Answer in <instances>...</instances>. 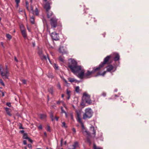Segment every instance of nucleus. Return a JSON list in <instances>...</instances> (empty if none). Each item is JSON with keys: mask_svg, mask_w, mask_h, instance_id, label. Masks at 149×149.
I'll use <instances>...</instances> for the list:
<instances>
[{"mask_svg": "<svg viewBox=\"0 0 149 149\" xmlns=\"http://www.w3.org/2000/svg\"><path fill=\"white\" fill-rule=\"evenodd\" d=\"M55 119H56V121H58V120L59 117H57L56 116H55Z\"/></svg>", "mask_w": 149, "mask_h": 149, "instance_id": "nucleus-54", "label": "nucleus"}, {"mask_svg": "<svg viewBox=\"0 0 149 149\" xmlns=\"http://www.w3.org/2000/svg\"><path fill=\"white\" fill-rule=\"evenodd\" d=\"M70 116H71V119H73V116L72 113H70Z\"/></svg>", "mask_w": 149, "mask_h": 149, "instance_id": "nucleus-52", "label": "nucleus"}, {"mask_svg": "<svg viewBox=\"0 0 149 149\" xmlns=\"http://www.w3.org/2000/svg\"><path fill=\"white\" fill-rule=\"evenodd\" d=\"M44 134L45 136H47V133H46V132H45L44 133Z\"/></svg>", "mask_w": 149, "mask_h": 149, "instance_id": "nucleus-64", "label": "nucleus"}, {"mask_svg": "<svg viewBox=\"0 0 149 149\" xmlns=\"http://www.w3.org/2000/svg\"><path fill=\"white\" fill-rule=\"evenodd\" d=\"M23 144L25 145H26L27 143H26V140H24L23 141Z\"/></svg>", "mask_w": 149, "mask_h": 149, "instance_id": "nucleus-56", "label": "nucleus"}, {"mask_svg": "<svg viewBox=\"0 0 149 149\" xmlns=\"http://www.w3.org/2000/svg\"><path fill=\"white\" fill-rule=\"evenodd\" d=\"M68 79L69 81L71 83L74 82H76L77 81V80L75 79L74 78H69Z\"/></svg>", "mask_w": 149, "mask_h": 149, "instance_id": "nucleus-24", "label": "nucleus"}, {"mask_svg": "<svg viewBox=\"0 0 149 149\" xmlns=\"http://www.w3.org/2000/svg\"><path fill=\"white\" fill-rule=\"evenodd\" d=\"M87 141L89 143L90 145L91 144V142L90 140V139L88 138H87Z\"/></svg>", "mask_w": 149, "mask_h": 149, "instance_id": "nucleus-41", "label": "nucleus"}, {"mask_svg": "<svg viewBox=\"0 0 149 149\" xmlns=\"http://www.w3.org/2000/svg\"><path fill=\"white\" fill-rule=\"evenodd\" d=\"M78 146V143L76 141L74 143L71 145H70L69 146V149H75V148Z\"/></svg>", "mask_w": 149, "mask_h": 149, "instance_id": "nucleus-15", "label": "nucleus"}, {"mask_svg": "<svg viewBox=\"0 0 149 149\" xmlns=\"http://www.w3.org/2000/svg\"><path fill=\"white\" fill-rule=\"evenodd\" d=\"M22 81L24 84H26V81L25 80L23 79L22 80Z\"/></svg>", "mask_w": 149, "mask_h": 149, "instance_id": "nucleus-47", "label": "nucleus"}, {"mask_svg": "<svg viewBox=\"0 0 149 149\" xmlns=\"http://www.w3.org/2000/svg\"><path fill=\"white\" fill-rule=\"evenodd\" d=\"M51 3H49L48 2H47L44 5V7L46 11H48L51 8L50 4Z\"/></svg>", "mask_w": 149, "mask_h": 149, "instance_id": "nucleus-14", "label": "nucleus"}, {"mask_svg": "<svg viewBox=\"0 0 149 149\" xmlns=\"http://www.w3.org/2000/svg\"><path fill=\"white\" fill-rule=\"evenodd\" d=\"M90 132H89L87 130L84 131L83 130V133L84 134H85L88 136H91V134H94V136H95L96 131L94 129V127L93 126H92L90 127Z\"/></svg>", "mask_w": 149, "mask_h": 149, "instance_id": "nucleus-7", "label": "nucleus"}, {"mask_svg": "<svg viewBox=\"0 0 149 149\" xmlns=\"http://www.w3.org/2000/svg\"><path fill=\"white\" fill-rule=\"evenodd\" d=\"M34 17L33 16H32L30 17V21L31 23L33 24H34Z\"/></svg>", "mask_w": 149, "mask_h": 149, "instance_id": "nucleus-25", "label": "nucleus"}, {"mask_svg": "<svg viewBox=\"0 0 149 149\" xmlns=\"http://www.w3.org/2000/svg\"><path fill=\"white\" fill-rule=\"evenodd\" d=\"M38 128L40 129L41 130L42 129V126L41 125H40L38 127Z\"/></svg>", "mask_w": 149, "mask_h": 149, "instance_id": "nucleus-53", "label": "nucleus"}, {"mask_svg": "<svg viewBox=\"0 0 149 149\" xmlns=\"http://www.w3.org/2000/svg\"><path fill=\"white\" fill-rule=\"evenodd\" d=\"M0 92L2 94V97H3L4 96V94L5 93V92H3L1 90H0Z\"/></svg>", "mask_w": 149, "mask_h": 149, "instance_id": "nucleus-38", "label": "nucleus"}, {"mask_svg": "<svg viewBox=\"0 0 149 149\" xmlns=\"http://www.w3.org/2000/svg\"><path fill=\"white\" fill-rule=\"evenodd\" d=\"M5 109L7 114L8 115L10 116H12V114H11L10 111V109L9 108L6 107L5 108Z\"/></svg>", "mask_w": 149, "mask_h": 149, "instance_id": "nucleus-21", "label": "nucleus"}, {"mask_svg": "<svg viewBox=\"0 0 149 149\" xmlns=\"http://www.w3.org/2000/svg\"><path fill=\"white\" fill-rule=\"evenodd\" d=\"M106 68H107V72H110L113 69H115L113 71V72H114L115 71L116 69V67H114L111 65H108L106 67Z\"/></svg>", "mask_w": 149, "mask_h": 149, "instance_id": "nucleus-13", "label": "nucleus"}, {"mask_svg": "<svg viewBox=\"0 0 149 149\" xmlns=\"http://www.w3.org/2000/svg\"><path fill=\"white\" fill-rule=\"evenodd\" d=\"M46 117L47 116L45 114H41L40 115V118L41 119H45Z\"/></svg>", "mask_w": 149, "mask_h": 149, "instance_id": "nucleus-23", "label": "nucleus"}, {"mask_svg": "<svg viewBox=\"0 0 149 149\" xmlns=\"http://www.w3.org/2000/svg\"><path fill=\"white\" fill-rule=\"evenodd\" d=\"M47 130L48 131H49V132L50 131V128L49 126V125L47 126Z\"/></svg>", "mask_w": 149, "mask_h": 149, "instance_id": "nucleus-45", "label": "nucleus"}, {"mask_svg": "<svg viewBox=\"0 0 149 149\" xmlns=\"http://www.w3.org/2000/svg\"><path fill=\"white\" fill-rule=\"evenodd\" d=\"M47 59H48V61H49V62H50V63L52 65H53V67H54V69L55 70H58V65L56 63H52L51 62V61H50V60L49 59V57H47Z\"/></svg>", "mask_w": 149, "mask_h": 149, "instance_id": "nucleus-16", "label": "nucleus"}, {"mask_svg": "<svg viewBox=\"0 0 149 149\" xmlns=\"http://www.w3.org/2000/svg\"><path fill=\"white\" fill-rule=\"evenodd\" d=\"M76 112L77 116V121L81 124H82L81 119V110H76Z\"/></svg>", "mask_w": 149, "mask_h": 149, "instance_id": "nucleus-8", "label": "nucleus"}, {"mask_svg": "<svg viewBox=\"0 0 149 149\" xmlns=\"http://www.w3.org/2000/svg\"><path fill=\"white\" fill-rule=\"evenodd\" d=\"M47 13V17L48 18H49L53 15L52 12L48 10V11H46Z\"/></svg>", "mask_w": 149, "mask_h": 149, "instance_id": "nucleus-19", "label": "nucleus"}, {"mask_svg": "<svg viewBox=\"0 0 149 149\" xmlns=\"http://www.w3.org/2000/svg\"><path fill=\"white\" fill-rule=\"evenodd\" d=\"M6 37L9 40H10L12 38L11 36L9 34H7L6 35Z\"/></svg>", "mask_w": 149, "mask_h": 149, "instance_id": "nucleus-30", "label": "nucleus"}, {"mask_svg": "<svg viewBox=\"0 0 149 149\" xmlns=\"http://www.w3.org/2000/svg\"><path fill=\"white\" fill-rule=\"evenodd\" d=\"M14 59H15V61H16L17 62H18V60L17 59L16 57H15V56L14 57Z\"/></svg>", "mask_w": 149, "mask_h": 149, "instance_id": "nucleus-58", "label": "nucleus"}, {"mask_svg": "<svg viewBox=\"0 0 149 149\" xmlns=\"http://www.w3.org/2000/svg\"><path fill=\"white\" fill-rule=\"evenodd\" d=\"M40 11L38 10L37 8H36L35 10H34V15L35 14L36 16L39 15Z\"/></svg>", "mask_w": 149, "mask_h": 149, "instance_id": "nucleus-22", "label": "nucleus"}, {"mask_svg": "<svg viewBox=\"0 0 149 149\" xmlns=\"http://www.w3.org/2000/svg\"><path fill=\"white\" fill-rule=\"evenodd\" d=\"M49 92L52 94L53 93V90L51 88H50L49 90Z\"/></svg>", "mask_w": 149, "mask_h": 149, "instance_id": "nucleus-39", "label": "nucleus"}, {"mask_svg": "<svg viewBox=\"0 0 149 149\" xmlns=\"http://www.w3.org/2000/svg\"><path fill=\"white\" fill-rule=\"evenodd\" d=\"M93 112L91 108H88L85 110V113L83 115V118L86 119L91 118L93 114Z\"/></svg>", "mask_w": 149, "mask_h": 149, "instance_id": "nucleus-3", "label": "nucleus"}, {"mask_svg": "<svg viewBox=\"0 0 149 149\" xmlns=\"http://www.w3.org/2000/svg\"><path fill=\"white\" fill-rule=\"evenodd\" d=\"M25 3H26V8L27 9V10L29 11V3L28 2V1H26Z\"/></svg>", "mask_w": 149, "mask_h": 149, "instance_id": "nucleus-28", "label": "nucleus"}, {"mask_svg": "<svg viewBox=\"0 0 149 149\" xmlns=\"http://www.w3.org/2000/svg\"><path fill=\"white\" fill-rule=\"evenodd\" d=\"M0 84L3 86H5V84L2 79L0 80Z\"/></svg>", "mask_w": 149, "mask_h": 149, "instance_id": "nucleus-34", "label": "nucleus"}, {"mask_svg": "<svg viewBox=\"0 0 149 149\" xmlns=\"http://www.w3.org/2000/svg\"><path fill=\"white\" fill-rule=\"evenodd\" d=\"M31 8L33 14L34 15V10H33V8L32 6H31Z\"/></svg>", "mask_w": 149, "mask_h": 149, "instance_id": "nucleus-40", "label": "nucleus"}, {"mask_svg": "<svg viewBox=\"0 0 149 149\" xmlns=\"http://www.w3.org/2000/svg\"><path fill=\"white\" fill-rule=\"evenodd\" d=\"M63 142V139H61V146H62V145Z\"/></svg>", "mask_w": 149, "mask_h": 149, "instance_id": "nucleus-55", "label": "nucleus"}, {"mask_svg": "<svg viewBox=\"0 0 149 149\" xmlns=\"http://www.w3.org/2000/svg\"><path fill=\"white\" fill-rule=\"evenodd\" d=\"M111 55H113L112 57L111 58H113L115 61H118L120 59V56L118 53H114Z\"/></svg>", "mask_w": 149, "mask_h": 149, "instance_id": "nucleus-12", "label": "nucleus"}, {"mask_svg": "<svg viewBox=\"0 0 149 149\" xmlns=\"http://www.w3.org/2000/svg\"><path fill=\"white\" fill-rule=\"evenodd\" d=\"M50 117L52 121H53L54 120V118L53 116V113L52 111H51L50 112Z\"/></svg>", "mask_w": 149, "mask_h": 149, "instance_id": "nucleus-26", "label": "nucleus"}, {"mask_svg": "<svg viewBox=\"0 0 149 149\" xmlns=\"http://www.w3.org/2000/svg\"><path fill=\"white\" fill-rule=\"evenodd\" d=\"M0 73L3 79H8L9 74L7 66L3 68L1 65L0 64Z\"/></svg>", "mask_w": 149, "mask_h": 149, "instance_id": "nucleus-2", "label": "nucleus"}, {"mask_svg": "<svg viewBox=\"0 0 149 149\" xmlns=\"http://www.w3.org/2000/svg\"><path fill=\"white\" fill-rule=\"evenodd\" d=\"M38 54L42 60H45V61H47V59H48L47 57H48V55H47V56L46 57L43 54L41 50L39 51L38 52Z\"/></svg>", "mask_w": 149, "mask_h": 149, "instance_id": "nucleus-11", "label": "nucleus"}, {"mask_svg": "<svg viewBox=\"0 0 149 149\" xmlns=\"http://www.w3.org/2000/svg\"><path fill=\"white\" fill-rule=\"evenodd\" d=\"M82 124V128L83 129V130H82V131H83V130H86L84 129V126L83 125V124Z\"/></svg>", "mask_w": 149, "mask_h": 149, "instance_id": "nucleus-57", "label": "nucleus"}, {"mask_svg": "<svg viewBox=\"0 0 149 149\" xmlns=\"http://www.w3.org/2000/svg\"><path fill=\"white\" fill-rule=\"evenodd\" d=\"M22 12H23V10L22 9H21L20 8L19 10V13H20Z\"/></svg>", "mask_w": 149, "mask_h": 149, "instance_id": "nucleus-59", "label": "nucleus"}, {"mask_svg": "<svg viewBox=\"0 0 149 149\" xmlns=\"http://www.w3.org/2000/svg\"><path fill=\"white\" fill-rule=\"evenodd\" d=\"M20 29L21 31L25 29L24 26L22 24L20 25Z\"/></svg>", "mask_w": 149, "mask_h": 149, "instance_id": "nucleus-31", "label": "nucleus"}, {"mask_svg": "<svg viewBox=\"0 0 149 149\" xmlns=\"http://www.w3.org/2000/svg\"><path fill=\"white\" fill-rule=\"evenodd\" d=\"M102 95L104 97H105L106 96V94L105 93V92H103L102 94Z\"/></svg>", "mask_w": 149, "mask_h": 149, "instance_id": "nucleus-48", "label": "nucleus"}, {"mask_svg": "<svg viewBox=\"0 0 149 149\" xmlns=\"http://www.w3.org/2000/svg\"><path fill=\"white\" fill-rule=\"evenodd\" d=\"M16 3H19L20 1V0H15Z\"/></svg>", "mask_w": 149, "mask_h": 149, "instance_id": "nucleus-49", "label": "nucleus"}, {"mask_svg": "<svg viewBox=\"0 0 149 149\" xmlns=\"http://www.w3.org/2000/svg\"><path fill=\"white\" fill-rule=\"evenodd\" d=\"M27 28L29 32H30L31 31V28H29L28 25H27Z\"/></svg>", "mask_w": 149, "mask_h": 149, "instance_id": "nucleus-50", "label": "nucleus"}, {"mask_svg": "<svg viewBox=\"0 0 149 149\" xmlns=\"http://www.w3.org/2000/svg\"><path fill=\"white\" fill-rule=\"evenodd\" d=\"M96 68L94 67L93 68V70L92 71H90L88 70L87 71V72L86 73H85L84 70L83 69V68H82V69L84 71L83 75V76L82 77H81H81H79V78L81 79H83L84 78H88L87 77L88 76L91 75L93 73L96 71L99 70H96Z\"/></svg>", "mask_w": 149, "mask_h": 149, "instance_id": "nucleus-6", "label": "nucleus"}, {"mask_svg": "<svg viewBox=\"0 0 149 149\" xmlns=\"http://www.w3.org/2000/svg\"><path fill=\"white\" fill-rule=\"evenodd\" d=\"M28 147L30 148V149H32V146L31 144H28Z\"/></svg>", "mask_w": 149, "mask_h": 149, "instance_id": "nucleus-43", "label": "nucleus"}, {"mask_svg": "<svg viewBox=\"0 0 149 149\" xmlns=\"http://www.w3.org/2000/svg\"><path fill=\"white\" fill-rule=\"evenodd\" d=\"M59 60L62 62H64V59L61 56H60L59 58Z\"/></svg>", "mask_w": 149, "mask_h": 149, "instance_id": "nucleus-35", "label": "nucleus"}, {"mask_svg": "<svg viewBox=\"0 0 149 149\" xmlns=\"http://www.w3.org/2000/svg\"><path fill=\"white\" fill-rule=\"evenodd\" d=\"M1 45H2V46L3 47H4V46L3 45V43L2 42H1Z\"/></svg>", "mask_w": 149, "mask_h": 149, "instance_id": "nucleus-63", "label": "nucleus"}, {"mask_svg": "<svg viewBox=\"0 0 149 149\" xmlns=\"http://www.w3.org/2000/svg\"><path fill=\"white\" fill-rule=\"evenodd\" d=\"M19 129H24V128L22 127V124H20V125L19 127Z\"/></svg>", "mask_w": 149, "mask_h": 149, "instance_id": "nucleus-51", "label": "nucleus"}, {"mask_svg": "<svg viewBox=\"0 0 149 149\" xmlns=\"http://www.w3.org/2000/svg\"><path fill=\"white\" fill-rule=\"evenodd\" d=\"M107 71H104L103 73L102 74V76H104V75L105 74L106 72Z\"/></svg>", "mask_w": 149, "mask_h": 149, "instance_id": "nucleus-60", "label": "nucleus"}, {"mask_svg": "<svg viewBox=\"0 0 149 149\" xmlns=\"http://www.w3.org/2000/svg\"><path fill=\"white\" fill-rule=\"evenodd\" d=\"M61 103V101H58L56 103L57 104H59Z\"/></svg>", "mask_w": 149, "mask_h": 149, "instance_id": "nucleus-61", "label": "nucleus"}, {"mask_svg": "<svg viewBox=\"0 0 149 149\" xmlns=\"http://www.w3.org/2000/svg\"><path fill=\"white\" fill-rule=\"evenodd\" d=\"M112 55H110L107 56L105 58L103 62H102L99 65V66L96 68V70H99L100 68L102 67L104 65L106 64L107 63V62L108 61L109 59L112 57Z\"/></svg>", "mask_w": 149, "mask_h": 149, "instance_id": "nucleus-4", "label": "nucleus"}, {"mask_svg": "<svg viewBox=\"0 0 149 149\" xmlns=\"http://www.w3.org/2000/svg\"><path fill=\"white\" fill-rule=\"evenodd\" d=\"M21 31L22 35L23 36V37L24 38H26L27 37V35H26V32L25 29L23 30H22Z\"/></svg>", "mask_w": 149, "mask_h": 149, "instance_id": "nucleus-20", "label": "nucleus"}, {"mask_svg": "<svg viewBox=\"0 0 149 149\" xmlns=\"http://www.w3.org/2000/svg\"><path fill=\"white\" fill-rule=\"evenodd\" d=\"M50 24L52 27L55 28L57 25V19L55 17H52L50 19Z\"/></svg>", "mask_w": 149, "mask_h": 149, "instance_id": "nucleus-9", "label": "nucleus"}, {"mask_svg": "<svg viewBox=\"0 0 149 149\" xmlns=\"http://www.w3.org/2000/svg\"><path fill=\"white\" fill-rule=\"evenodd\" d=\"M72 131L73 132V134H74V133H76V131L75 129L74 128H72Z\"/></svg>", "mask_w": 149, "mask_h": 149, "instance_id": "nucleus-44", "label": "nucleus"}, {"mask_svg": "<svg viewBox=\"0 0 149 149\" xmlns=\"http://www.w3.org/2000/svg\"><path fill=\"white\" fill-rule=\"evenodd\" d=\"M24 130H22L20 131V132L22 133H24Z\"/></svg>", "mask_w": 149, "mask_h": 149, "instance_id": "nucleus-62", "label": "nucleus"}, {"mask_svg": "<svg viewBox=\"0 0 149 149\" xmlns=\"http://www.w3.org/2000/svg\"><path fill=\"white\" fill-rule=\"evenodd\" d=\"M6 105L7 106L9 107H10L11 106V104L10 102H7L6 103Z\"/></svg>", "mask_w": 149, "mask_h": 149, "instance_id": "nucleus-42", "label": "nucleus"}, {"mask_svg": "<svg viewBox=\"0 0 149 149\" xmlns=\"http://www.w3.org/2000/svg\"><path fill=\"white\" fill-rule=\"evenodd\" d=\"M28 141L30 142L31 143H32L33 142V141L30 138L28 137V139H27Z\"/></svg>", "mask_w": 149, "mask_h": 149, "instance_id": "nucleus-46", "label": "nucleus"}, {"mask_svg": "<svg viewBox=\"0 0 149 149\" xmlns=\"http://www.w3.org/2000/svg\"><path fill=\"white\" fill-rule=\"evenodd\" d=\"M93 148L94 149H103L102 148L97 147L96 145L94 144H93Z\"/></svg>", "mask_w": 149, "mask_h": 149, "instance_id": "nucleus-33", "label": "nucleus"}, {"mask_svg": "<svg viewBox=\"0 0 149 149\" xmlns=\"http://www.w3.org/2000/svg\"><path fill=\"white\" fill-rule=\"evenodd\" d=\"M90 96L87 93H84L82 98V101L84 103H86L88 104L91 103V101L90 99Z\"/></svg>", "mask_w": 149, "mask_h": 149, "instance_id": "nucleus-5", "label": "nucleus"}, {"mask_svg": "<svg viewBox=\"0 0 149 149\" xmlns=\"http://www.w3.org/2000/svg\"><path fill=\"white\" fill-rule=\"evenodd\" d=\"M52 38L54 40H59V36L58 34L55 32L52 33L50 34Z\"/></svg>", "mask_w": 149, "mask_h": 149, "instance_id": "nucleus-10", "label": "nucleus"}, {"mask_svg": "<svg viewBox=\"0 0 149 149\" xmlns=\"http://www.w3.org/2000/svg\"><path fill=\"white\" fill-rule=\"evenodd\" d=\"M79 86H77L75 88V91L77 93H79Z\"/></svg>", "mask_w": 149, "mask_h": 149, "instance_id": "nucleus-27", "label": "nucleus"}, {"mask_svg": "<svg viewBox=\"0 0 149 149\" xmlns=\"http://www.w3.org/2000/svg\"><path fill=\"white\" fill-rule=\"evenodd\" d=\"M68 67L71 72L78 77H82L83 75L84 71L81 65H78L77 61L74 59H71L69 60Z\"/></svg>", "mask_w": 149, "mask_h": 149, "instance_id": "nucleus-1", "label": "nucleus"}, {"mask_svg": "<svg viewBox=\"0 0 149 149\" xmlns=\"http://www.w3.org/2000/svg\"><path fill=\"white\" fill-rule=\"evenodd\" d=\"M66 94L68 96L67 97V99L68 100H69L70 97V93H71V91L69 90L68 89H67L66 90Z\"/></svg>", "mask_w": 149, "mask_h": 149, "instance_id": "nucleus-18", "label": "nucleus"}, {"mask_svg": "<svg viewBox=\"0 0 149 149\" xmlns=\"http://www.w3.org/2000/svg\"><path fill=\"white\" fill-rule=\"evenodd\" d=\"M57 87L60 90H61L62 88L61 87V85L59 83H58L57 84Z\"/></svg>", "mask_w": 149, "mask_h": 149, "instance_id": "nucleus-37", "label": "nucleus"}, {"mask_svg": "<svg viewBox=\"0 0 149 149\" xmlns=\"http://www.w3.org/2000/svg\"><path fill=\"white\" fill-rule=\"evenodd\" d=\"M28 137L26 133H24L23 135V138L25 139H27Z\"/></svg>", "mask_w": 149, "mask_h": 149, "instance_id": "nucleus-29", "label": "nucleus"}, {"mask_svg": "<svg viewBox=\"0 0 149 149\" xmlns=\"http://www.w3.org/2000/svg\"><path fill=\"white\" fill-rule=\"evenodd\" d=\"M59 50L60 53H62L63 54L66 53V51L64 50L63 47V46H60L59 47Z\"/></svg>", "mask_w": 149, "mask_h": 149, "instance_id": "nucleus-17", "label": "nucleus"}, {"mask_svg": "<svg viewBox=\"0 0 149 149\" xmlns=\"http://www.w3.org/2000/svg\"><path fill=\"white\" fill-rule=\"evenodd\" d=\"M62 127H64L65 128H66L68 127L67 125H66L65 123V122H63L62 123Z\"/></svg>", "mask_w": 149, "mask_h": 149, "instance_id": "nucleus-32", "label": "nucleus"}, {"mask_svg": "<svg viewBox=\"0 0 149 149\" xmlns=\"http://www.w3.org/2000/svg\"><path fill=\"white\" fill-rule=\"evenodd\" d=\"M61 113H65L66 112H65V111L63 109V107H61Z\"/></svg>", "mask_w": 149, "mask_h": 149, "instance_id": "nucleus-36", "label": "nucleus"}]
</instances>
